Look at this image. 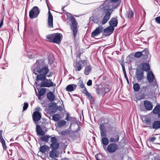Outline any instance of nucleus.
<instances>
[{"label": "nucleus", "mask_w": 160, "mask_h": 160, "mask_svg": "<svg viewBox=\"0 0 160 160\" xmlns=\"http://www.w3.org/2000/svg\"><path fill=\"white\" fill-rule=\"evenodd\" d=\"M118 1L106 0L99 8L92 12V15L90 18V20L95 23L100 22L102 17L100 15V11L103 15L105 14L102 22V24H105L110 18V15L114 9L119 6Z\"/></svg>", "instance_id": "1"}, {"label": "nucleus", "mask_w": 160, "mask_h": 160, "mask_svg": "<svg viewBox=\"0 0 160 160\" xmlns=\"http://www.w3.org/2000/svg\"><path fill=\"white\" fill-rule=\"evenodd\" d=\"M33 73L37 75L36 80L37 81L45 79L47 75L49 72L48 66L46 65L43 59L37 61L33 68Z\"/></svg>", "instance_id": "2"}, {"label": "nucleus", "mask_w": 160, "mask_h": 160, "mask_svg": "<svg viewBox=\"0 0 160 160\" xmlns=\"http://www.w3.org/2000/svg\"><path fill=\"white\" fill-rule=\"evenodd\" d=\"M40 11L37 6L33 7L30 11L29 17L31 19L36 18L40 13Z\"/></svg>", "instance_id": "3"}, {"label": "nucleus", "mask_w": 160, "mask_h": 160, "mask_svg": "<svg viewBox=\"0 0 160 160\" xmlns=\"http://www.w3.org/2000/svg\"><path fill=\"white\" fill-rule=\"evenodd\" d=\"M68 13L71 15L70 17V21L72 23V28L73 37L74 38H75L77 33V25L78 23L76 20L75 18L72 15L69 13Z\"/></svg>", "instance_id": "4"}, {"label": "nucleus", "mask_w": 160, "mask_h": 160, "mask_svg": "<svg viewBox=\"0 0 160 160\" xmlns=\"http://www.w3.org/2000/svg\"><path fill=\"white\" fill-rule=\"evenodd\" d=\"M42 82L41 83V87H50L55 86L56 84L53 83L51 80L47 79L46 78L42 80H41Z\"/></svg>", "instance_id": "5"}, {"label": "nucleus", "mask_w": 160, "mask_h": 160, "mask_svg": "<svg viewBox=\"0 0 160 160\" xmlns=\"http://www.w3.org/2000/svg\"><path fill=\"white\" fill-rule=\"evenodd\" d=\"M85 60H81L79 62H76L73 64V66L74 67L75 70L76 71H79L81 70L84 66V62H85Z\"/></svg>", "instance_id": "6"}, {"label": "nucleus", "mask_w": 160, "mask_h": 160, "mask_svg": "<svg viewBox=\"0 0 160 160\" xmlns=\"http://www.w3.org/2000/svg\"><path fill=\"white\" fill-rule=\"evenodd\" d=\"M50 142L51 143L50 147L52 149L56 150L58 148L59 144L57 141V139L55 137H51L50 138Z\"/></svg>", "instance_id": "7"}, {"label": "nucleus", "mask_w": 160, "mask_h": 160, "mask_svg": "<svg viewBox=\"0 0 160 160\" xmlns=\"http://www.w3.org/2000/svg\"><path fill=\"white\" fill-rule=\"evenodd\" d=\"M118 146L115 143H112L109 144L107 148V150L110 153L115 152L118 149Z\"/></svg>", "instance_id": "8"}, {"label": "nucleus", "mask_w": 160, "mask_h": 160, "mask_svg": "<svg viewBox=\"0 0 160 160\" xmlns=\"http://www.w3.org/2000/svg\"><path fill=\"white\" fill-rule=\"evenodd\" d=\"M136 76L138 81H141L144 76L143 71L139 68H137L136 72Z\"/></svg>", "instance_id": "9"}, {"label": "nucleus", "mask_w": 160, "mask_h": 160, "mask_svg": "<svg viewBox=\"0 0 160 160\" xmlns=\"http://www.w3.org/2000/svg\"><path fill=\"white\" fill-rule=\"evenodd\" d=\"M32 118L33 121L36 124V122H37L40 120L41 118V114L38 111H35L33 112L32 115Z\"/></svg>", "instance_id": "10"}, {"label": "nucleus", "mask_w": 160, "mask_h": 160, "mask_svg": "<svg viewBox=\"0 0 160 160\" xmlns=\"http://www.w3.org/2000/svg\"><path fill=\"white\" fill-rule=\"evenodd\" d=\"M114 30V28H113L110 26L106 28L104 30V32L105 34H104V35H103H103L104 36L109 35L110 34L112 33Z\"/></svg>", "instance_id": "11"}, {"label": "nucleus", "mask_w": 160, "mask_h": 160, "mask_svg": "<svg viewBox=\"0 0 160 160\" xmlns=\"http://www.w3.org/2000/svg\"><path fill=\"white\" fill-rule=\"evenodd\" d=\"M139 67L140 69L142 71H148L150 69V66L147 63H142L140 64Z\"/></svg>", "instance_id": "12"}, {"label": "nucleus", "mask_w": 160, "mask_h": 160, "mask_svg": "<svg viewBox=\"0 0 160 160\" xmlns=\"http://www.w3.org/2000/svg\"><path fill=\"white\" fill-rule=\"evenodd\" d=\"M48 27L49 28H52L53 27V17L49 9L48 12Z\"/></svg>", "instance_id": "13"}, {"label": "nucleus", "mask_w": 160, "mask_h": 160, "mask_svg": "<svg viewBox=\"0 0 160 160\" xmlns=\"http://www.w3.org/2000/svg\"><path fill=\"white\" fill-rule=\"evenodd\" d=\"M144 106L145 109L147 110H152L153 106L150 102L148 100H145L144 102Z\"/></svg>", "instance_id": "14"}, {"label": "nucleus", "mask_w": 160, "mask_h": 160, "mask_svg": "<svg viewBox=\"0 0 160 160\" xmlns=\"http://www.w3.org/2000/svg\"><path fill=\"white\" fill-rule=\"evenodd\" d=\"M109 22L110 26L114 28L117 26L118 24V20L116 18H112Z\"/></svg>", "instance_id": "15"}, {"label": "nucleus", "mask_w": 160, "mask_h": 160, "mask_svg": "<svg viewBox=\"0 0 160 160\" xmlns=\"http://www.w3.org/2000/svg\"><path fill=\"white\" fill-rule=\"evenodd\" d=\"M154 78V77L153 74L152 73V72H149L147 74V79L148 80L149 82H152Z\"/></svg>", "instance_id": "16"}, {"label": "nucleus", "mask_w": 160, "mask_h": 160, "mask_svg": "<svg viewBox=\"0 0 160 160\" xmlns=\"http://www.w3.org/2000/svg\"><path fill=\"white\" fill-rule=\"evenodd\" d=\"M77 85L75 84H71L67 86L66 90L68 92H72L75 90L77 88Z\"/></svg>", "instance_id": "17"}, {"label": "nucleus", "mask_w": 160, "mask_h": 160, "mask_svg": "<svg viewBox=\"0 0 160 160\" xmlns=\"http://www.w3.org/2000/svg\"><path fill=\"white\" fill-rule=\"evenodd\" d=\"M153 112L157 114L158 117L160 118V105H157L152 111Z\"/></svg>", "instance_id": "18"}, {"label": "nucleus", "mask_w": 160, "mask_h": 160, "mask_svg": "<svg viewBox=\"0 0 160 160\" xmlns=\"http://www.w3.org/2000/svg\"><path fill=\"white\" fill-rule=\"evenodd\" d=\"M47 96L48 99L50 102H52L55 99V96L51 92H48L47 94Z\"/></svg>", "instance_id": "19"}, {"label": "nucleus", "mask_w": 160, "mask_h": 160, "mask_svg": "<svg viewBox=\"0 0 160 160\" xmlns=\"http://www.w3.org/2000/svg\"><path fill=\"white\" fill-rule=\"evenodd\" d=\"M58 154L56 150L53 149L49 153V156L52 158H55L58 157Z\"/></svg>", "instance_id": "20"}, {"label": "nucleus", "mask_w": 160, "mask_h": 160, "mask_svg": "<svg viewBox=\"0 0 160 160\" xmlns=\"http://www.w3.org/2000/svg\"><path fill=\"white\" fill-rule=\"evenodd\" d=\"M141 92H143L142 96H143L142 98H141V99H143L144 98V92H148L149 90V88L148 86H143L140 89Z\"/></svg>", "instance_id": "21"}, {"label": "nucleus", "mask_w": 160, "mask_h": 160, "mask_svg": "<svg viewBox=\"0 0 160 160\" xmlns=\"http://www.w3.org/2000/svg\"><path fill=\"white\" fill-rule=\"evenodd\" d=\"M54 36L52 40H62V36L60 33H57L54 34Z\"/></svg>", "instance_id": "22"}, {"label": "nucleus", "mask_w": 160, "mask_h": 160, "mask_svg": "<svg viewBox=\"0 0 160 160\" xmlns=\"http://www.w3.org/2000/svg\"><path fill=\"white\" fill-rule=\"evenodd\" d=\"M152 128L155 129H158L160 128V121H156L153 122L152 124Z\"/></svg>", "instance_id": "23"}, {"label": "nucleus", "mask_w": 160, "mask_h": 160, "mask_svg": "<svg viewBox=\"0 0 160 160\" xmlns=\"http://www.w3.org/2000/svg\"><path fill=\"white\" fill-rule=\"evenodd\" d=\"M49 150V148L48 146L44 145L41 146L39 149V151L42 153H45Z\"/></svg>", "instance_id": "24"}, {"label": "nucleus", "mask_w": 160, "mask_h": 160, "mask_svg": "<svg viewBox=\"0 0 160 160\" xmlns=\"http://www.w3.org/2000/svg\"><path fill=\"white\" fill-rule=\"evenodd\" d=\"M127 13L126 17L129 18L131 19L133 16L134 12L131 9H129L127 11Z\"/></svg>", "instance_id": "25"}, {"label": "nucleus", "mask_w": 160, "mask_h": 160, "mask_svg": "<svg viewBox=\"0 0 160 160\" xmlns=\"http://www.w3.org/2000/svg\"><path fill=\"white\" fill-rule=\"evenodd\" d=\"M36 129L37 133L38 134L42 135L44 134V132L39 125H37L36 126Z\"/></svg>", "instance_id": "26"}, {"label": "nucleus", "mask_w": 160, "mask_h": 160, "mask_svg": "<svg viewBox=\"0 0 160 160\" xmlns=\"http://www.w3.org/2000/svg\"><path fill=\"white\" fill-rule=\"evenodd\" d=\"M96 91L98 94L104 95L103 88L98 87L96 89Z\"/></svg>", "instance_id": "27"}, {"label": "nucleus", "mask_w": 160, "mask_h": 160, "mask_svg": "<svg viewBox=\"0 0 160 160\" xmlns=\"http://www.w3.org/2000/svg\"><path fill=\"white\" fill-rule=\"evenodd\" d=\"M109 142L108 139L106 137H103L102 138L101 140L102 143L104 145H107Z\"/></svg>", "instance_id": "28"}, {"label": "nucleus", "mask_w": 160, "mask_h": 160, "mask_svg": "<svg viewBox=\"0 0 160 160\" xmlns=\"http://www.w3.org/2000/svg\"><path fill=\"white\" fill-rule=\"evenodd\" d=\"M91 69L92 67L91 66H88L86 67L85 68L84 73L86 75L89 74L91 71Z\"/></svg>", "instance_id": "29"}, {"label": "nucleus", "mask_w": 160, "mask_h": 160, "mask_svg": "<svg viewBox=\"0 0 160 160\" xmlns=\"http://www.w3.org/2000/svg\"><path fill=\"white\" fill-rule=\"evenodd\" d=\"M46 89L45 88H41L39 91V97L38 99H40V97L44 95L45 93Z\"/></svg>", "instance_id": "30"}, {"label": "nucleus", "mask_w": 160, "mask_h": 160, "mask_svg": "<svg viewBox=\"0 0 160 160\" xmlns=\"http://www.w3.org/2000/svg\"><path fill=\"white\" fill-rule=\"evenodd\" d=\"M119 140V136L118 135H116L115 138H112L110 139L109 141L110 142H117Z\"/></svg>", "instance_id": "31"}, {"label": "nucleus", "mask_w": 160, "mask_h": 160, "mask_svg": "<svg viewBox=\"0 0 160 160\" xmlns=\"http://www.w3.org/2000/svg\"><path fill=\"white\" fill-rule=\"evenodd\" d=\"M66 123V122L64 120H60L58 121L57 123V126L59 127H61L65 125Z\"/></svg>", "instance_id": "32"}, {"label": "nucleus", "mask_w": 160, "mask_h": 160, "mask_svg": "<svg viewBox=\"0 0 160 160\" xmlns=\"http://www.w3.org/2000/svg\"><path fill=\"white\" fill-rule=\"evenodd\" d=\"M133 88L135 91L138 92L140 89V86L138 83H136L133 85Z\"/></svg>", "instance_id": "33"}, {"label": "nucleus", "mask_w": 160, "mask_h": 160, "mask_svg": "<svg viewBox=\"0 0 160 160\" xmlns=\"http://www.w3.org/2000/svg\"><path fill=\"white\" fill-rule=\"evenodd\" d=\"M83 52V50L82 49H78V50H77L76 52L77 58H80L81 54Z\"/></svg>", "instance_id": "34"}, {"label": "nucleus", "mask_w": 160, "mask_h": 160, "mask_svg": "<svg viewBox=\"0 0 160 160\" xmlns=\"http://www.w3.org/2000/svg\"><path fill=\"white\" fill-rule=\"evenodd\" d=\"M94 31H96V32L99 35L100 33H101L103 31V28L102 26H99Z\"/></svg>", "instance_id": "35"}, {"label": "nucleus", "mask_w": 160, "mask_h": 160, "mask_svg": "<svg viewBox=\"0 0 160 160\" xmlns=\"http://www.w3.org/2000/svg\"><path fill=\"white\" fill-rule=\"evenodd\" d=\"M50 137V136H49L45 135L41 137V139L43 141L47 142L48 141V139Z\"/></svg>", "instance_id": "36"}, {"label": "nucleus", "mask_w": 160, "mask_h": 160, "mask_svg": "<svg viewBox=\"0 0 160 160\" xmlns=\"http://www.w3.org/2000/svg\"><path fill=\"white\" fill-rule=\"evenodd\" d=\"M52 120L55 121H58L59 119V116L58 114H55L52 117Z\"/></svg>", "instance_id": "37"}, {"label": "nucleus", "mask_w": 160, "mask_h": 160, "mask_svg": "<svg viewBox=\"0 0 160 160\" xmlns=\"http://www.w3.org/2000/svg\"><path fill=\"white\" fill-rule=\"evenodd\" d=\"M142 56H147L148 53V49L147 48H146L144 49L143 51L142 52Z\"/></svg>", "instance_id": "38"}, {"label": "nucleus", "mask_w": 160, "mask_h": 160, "mask_svg": "<svg viewBox=\"0 0 160 160\" xmlns=\"http://www.w3.org/2000/svg\"><path fill=\"white\" fill-rule=\"evenodd\" d=\"M48 60L49 63H51L54 60L53 56L52 55H50L49 56H48Z\"/></svg>", "instance_id": "39"}, {"label": "nucleus", "mask_w": 160, "mask_h": 160, "mask_svg": "<svg viewBox=\"0 0 160 160\" xmlns=\"http://www.w3.org/2000/svg\"><path fill=\"white\" fill-rule=\"evenodd\" d=\"M78 86L81 88H83L85 87L84 84H83L82 81L79 80L78 83Z\"/></svg>", "instance_id": "40"}, {"label": "nucleus", "mask_w": 160, "mask_h": 160, "mask_svg": "<svg viewBox=\"0 0 160 160\" xmlns=\"http://www.w3.org/2000/svg\"><path fill=\"white\" fill-rule=\"evenodd\" d=\"M142 56V52H136L134 54V57L136 58H139Z\"/></svg>", "instance_id": "41"}, {"label": "nucleus", "mask_w": 160, "mask_h": 160, "mask_svg": "<svg viewBox=\"0 0 160 160\" xmlns=\"http://www.w3.org/2000/svg\"><path fill=\"white\" fill-rule=\"evenodd\" d=\"M0 140L2 143V146L3 147V148L4 149L6 148L7 147L5 143V141L4 140L3 138L0 139Z\"/></svg>", "instance_id": "42"}, {"label": "nucleus", "mask_w": 160, "mask_h": 160, "mask_svg": "<svg viewBox=\"0 0 160 160\" xmlns=\"http://www.w3.org/2000/svg\"><path fill=\"white\" fill-rule=\"evenodd\" d=\"M54 34L48 35L47 36V38L49 40H52L54 36Z\"/></svg>", "instance_id": "43"}, {"label": "nucleus", "mask_w": 160, "mask_h": 160, "mask_svg": "<svg viewBox=\"0 0 160 160\" xmlns=\"http://www.w3.org/2000/svg\"><path fill=\"white\" fill-rule=\"evenodd\" d=\"M100 134L101 137L103 138L106 137V132L105 130L100 131Z\"/></svg>", "instance_id": "44"}, {"label": "nucleus", "mask_w": 160, "mask_h": 160, "mask_svg": "<svg viewBox=\"0 0 160 160\" xmlns=\"http://www.w3.org/2000/svg\"><path fill=\"white\" fill-rule=\"evenodd\" d=\"M28 103L24 102L23 107V111H24L26 110L28 108Z\"/></svg>", "instance_id": "45"}, {"label": "nucleus", "mask_w": 160, "mask_h": 160, "mask_svg": "<svg viewBox=\"0 0 160 160\" xmlns=\"http://www.w3.org/2000/svg\"><path fill=\"white\" fill-rule=\"evenodd\" d=\"M110 90V89L108 88H103L104 95L106 93L109 92Z\"/></svg>", "instance_id": "46"}, {"label": "nucleus", "mask_w": 160, "mask_h": 160, "mask_svg": "<svg viewBox=\"0 0 160 160\" xmlns=\"http://www.w3.org/2000/svg\"><path fill=\"white\" fill-rule=\"evenodd\" d=\"M99 129L100 131L105 130V126L103 124H101L100 125L99 127Z\"/></svg>", "instance_id": "47"}, {"label": "nucleus", "mask_w": 160, "mask_h": 160, "mask_svg": "<svg viewBox=\"0 0 160 160\" xmlns=\"http://www.w3.org/2000/svg\"><path fill=\"white\" fill-rule=\"evenodd\" d=\"M4 17V16H2V19L0 21V28H1L3 25Z\"/></svg>", "instance_id": "48"}, {"label": "nucleus", "mask_w": 160, "mask_h": 160, "mask_svg": "<svg viewBox=\"0 0 160 160\" xmlns=\"http://www.w3.org/2000/svg\"><path fill=\"white\" fill-rule=\"evenodd\" d=\"M98 34L97 33L96 31H94L91 34V36L92 37H94L95 36H96L98 35Z\"/></svg>", "instance_id": "49"}, {"label": "nucleus", "mask_w": 160, "mask_h": 160, "mask_svg": "<svg viewBox=\"0 0 160 160\" xmlns=\"http://www.w3.org/2000/svg\"><path fill=\"white\" fill-rule=\"evenodd\" d=\"M156 22L159 24H160V16L157 17L155 18Z\"/></svg>", "instance_id": "50"}, {"label": "nucleus", "mask_w": 160, "mask_h": 160, "mask_svg": "<svg viewBox=\"0 0 160 160\" xmlns=\"http://www.w3.org/2000/svg\"><path fill=\"white\" fill-rule=\"evenodd\" d=\"M86 96L89 98V99H91L92 98V95H91L90 93H89L88 92L85 94Z\"/></svg>", "instance_id": "51"}, {"label": "nucleus", "mask_w": 160, "mask_h": 160, "mask_svg": "<svg viewBox=\"0 0 160 160\" xmlns=\"http://www.w3.org/2000/svg\"><path fill=\"white\" fill-rule=\"evenodd\" d=\"M87 84L88 86H90L92 84V81L91 80H89L87 83Z\"/></svg>", "instance_id": "52"}, {"label": "nucleus", "mask_w": 160, "mask_h": 160, "mask_svg": "<svg viewBox=\"0 0 160 160\" xmlns=\"http://www.w3.org/2000/svg\"><path fill=\"white\" fill-rule=\"evenodd\" d=\"M49 41L52 42L54 43H55L58 44H59L60 42L61 41Z\"/></svg>", "instance_id": "53"}, {"label": "nucleus", "mask_w": 160, "mask_h": 160, "mask_svg": "<svg viewBox=\"0 0 160 160\" xmlns=\"http://www.w3.org/2000/svg\"><path fill=\"white\" fill-rule=\"evenodd\" d=\"M83 88V89L82 90V93L85 94L88 92L85 87H84Z\"/></svg>", "instance_id": "54"}, {"label": "nucleus", "mask_w": 160, "mask_h": 160, "mask_svg": "<svg viewBox=\"0 0 160 160\" xmlns=\"http://www.w3.org/2000/svg\"><path fill=\"white\" fill-rule=\"evenodd\" d=\"M28 58L30 59H32L34 58V55L33 54L30 53L28 54Z\"/></svg>", "instance_id": "55"}, {"label": "nucleus", "mask_w": 160, "mask_h": 160, "mask_svg": "<svg viewBox=\"0 0 160 160\" xmlns=\"http://www.w3.org/2000/svg\"><path fill=\"white\" fill-rule=\"evenodd\" d=\"M70 121H71L74 122L76 121V118H75L70 117Z\"/></svg>", "instance_id": "56"}, {"label": "nucleus", "mask_w": 160, "mask_h": 160, "mask_svg": "<svg viewBox=\"0 0 160 160\" xmlns=\"http://www.w3.org/2000/svg\"><path fill=\"white\" fill-rule=\"evenodd\" d=\"M145 123L147 124H149L151 122V120L148 119V118H146L145 120Z\"/></svg>", "instance_id": "57"}, {"label": "nucleus", "mask_w": 160, "mask_h": 160, "mask_svg": "<svg viewBox=\"0 0 160 160\" xmlns=\"http://www.w3.org/2000/svg\"><path fill=\"white\" fill-rule=\"evenodd\" d=\"M2 132L3 131L2 130H0V139L3 138L2 135Z\"/></svg>", "instance_id": "58"}, {"label": "nucleus", "mask_w": 160, "mask_h": 160, "mask_svg": "<svg viewBox=\"0 0 160 160\" xmlns=\"http://www.w3.org/2000/svg\"><path fill=\"white\" fill-rule=\"evenodd\" d=\"M70 118L69 117V113H67V117L65 119V120H67V121H69L70 120Z\"/></svg>", "instance_id": "59"}, {"label": "nucleus", "mask_w": 160, "mask_h": 160, "mask_svg": "<svg viewBox=\"0 0 160 160\" xmlns=\"http://www.w3.org/2000/svg\"><path fill=\"white\" fill-rule=\"evenodd\" d=\"M52 74H53L52 72H49V73L48 74H47V76L48 77H51L52 75Z\"/></svg>", "instance_id": "60"}, {"label": "nucleus", "mask_w": 160, "mask_h": 160, "mask_svg": "<svg viewBox=\"0 0 160 160\" xmlns=\"http://www.w3.org/2000/svg\"><path fill=\"white\" fill-rule=\"evenodd\" d=\"M67 132L65 131H63L61 132V134L62 135H65L66 134Z\"/></svg>", "instance_id": "61"}, {"label": "nucleus", "mask_w": 160, "mask_h": 160, "mask_svg": "<svg viewBox=\"0 0 160 160\" xmlns=\"http://www.w3.org/2000/svg\"><path fill=\"white\" fill-rule=\"evenodd\" d=\"M156 139V138L155 137H153L151 138V141L152 142H153Z\"/></svg>", "instance_id": "62"}, {"label": "nucleus", "mask_w": 160, "mask_h": 160, "mask_svg": "<svg viewBox=\"0 0 160 160\" xmlns=\"http://www.w3.org/2000/svg\"><path fill=\"white\" fill-rule=\"evenodd\" d=\"M121 66L122 68L123 71L125 70V67L123 64H121Z\"/></svg>", "instance_id": "63"}, {"label": "nucleus", "mask_w": 160, "mask_h": 160, "mask_svg": "<svg viewBox=\"0 0 160 160\" xmlns=\"http://www.w3.org/2000/svg\"><path fill=\"white\" fill-rule=\"evenodd\" d=\"M98 154H97L95 155V158H96V160H101L100 159H99L98 158Z\"/></svg>", "instance_id": "64"}]
</instances>
